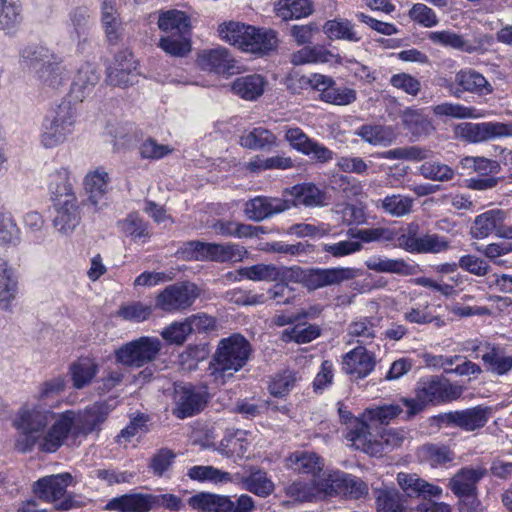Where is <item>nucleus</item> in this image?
Listing matches in <instances>:
<instances>
[{
	"label": "nucleus",
	"mask_w": 512,
	"mask_h": 512,
	"mask_svg": "<svg viewBox=\"0 0 512 512\" xmlns=\"http://www.w3.org/2000/svg\"><path fill=\"white\" fill-rule=\"evenodd\" d=\"M57 416L40 403L22 405L13 421L14 427L19 431L15 449L27 453L38 447L41 452H56L57 450H47L46 442Z\"/></svg>",
	"instance_id": "f257e3e1"
},
{
	"label": "nucleus",
	"mask_w": 512,
	"mask_h": 512,
	"mask_svg": "<svg viewBox=\"0 0 512 512\" xmlns=\"http://www.w3.org/2000/svg\"><path fill=\"white\" fill-rule=\"evenodd\" d=\"M105 418L106 413L101 404H94L80 413L66 410L58 414L48 435L46 449L58 450L69 435L78 437L91 433L104 422Z\"/></svg>",
	"instance_id": "f03ea898"
},
{
	"label": "nucleus",
	"mask_w": 512,
	"mask_h": 512,
	"mask_svg": "<svg viewBox=\"0 0 512 512\" xmlns=\"http://www.w3.org/2000/svg\"><path fill=\"white\" fill-rule=\"evenodd\" d=\"M217 31L225 42L257 56L268 55L278 46L277 33L272 29L230 21L220 24Z\"/></svg>",
	"instance_id": "7ed1b4c3"
},
{
	"label": "nucleus",
	"mask_w": 512,
	"mask_h": 512,
	"mask_svg": "<svg viewBox=\"0 0 512 512\" xmlns=\"http://www.w3.org/2000/svg\"><path fill=\"white\" fill-rule=\"evenodd\" d=\"M158 28L164 35L159 47L174 57H184L191 51V19L185 12L172 9L163 11L158 17Z\"/></svg>",
	"instance_id": "20e7f679"
},
{
	"label": "nucleus",
	"mask_w": 512,
	"mask_h": 512,
	"mask_svg": "<svg viewBox=\"0 0 512 512\" xmlns=\"http://www.w3.org/2000/svg\"><path fill=\"white\" fill-rule=\"evenodd\" d=\"M462 393V386L453 384L445 378L431 376L417 383L415 398L403 397L400 401L407 408L406 418L410 419L420 413L426 404L450 402L460 398Z\"/></svg>",
	"instance_id": "39448f33"
},
{
	"label": "nucleus",
	"mask_w": 512,
	"mask_h": 512,
	"mask_svg": "<svg viewBox=\"0 0 512 512\" xmlns=\"http://www.w3.org/2000/svg\"><path fill=\"white\" fill-rule=\"evenodd\" d=\"M22 64L34 72L45 86L57 88L68 79V71L62 60L48 48L29 45L20 54Z\"/></svg>",
	"instance_id": "423d86ee"
},
{
	"label": "nucleus",
	"mask_w": 512,
	"mask_h": 512,
	"mask_svg": "<svg viewBox=\"0 0 512 512\" xmlns=\"http://www.w3.org/2000/svg\"><path fill=\"white\" fill-rule=\"evenodd\" d=\"M345 438L355 449L371 456H380L385 449L393 450L401 446L406 432L404 429L388 428L381 432L380 440H377L366 421L354 420L353 427L346 433Z\"/></svg>",
	"instance_id": "0eeeda50"
},
{
	"label": "nucleus",
	"mask_w": 512,
	"mask_h": 512,
	"mask_svg": "<svg viewBox=\"0 0 512 512\" xmlns=\"http://www.w3.org/2000/svg\"><path fill=\"white\" fill-rule=\"evenodd\" d=\"M251 351L249 341L241 334L221 339L213 356L212 374L216 379L233 376L246 365Z\"/></svg>",
	"instance_id": "6e6552de"
},
{
	"label": "nucleus",
	"mask_w": 512,
	"mask_h": 512,
	"mask_svg": "<svg viewBox=\"0 0 512 512\" xmlns=\"http://www.w3.org/2000/svg\"><path fill=\"white\" fill-rule=\"evenodd\" d=\"M75 124V110L69 101H62L51 109L43 119L40 142L45 148H55L64 143L72 134Z\"/></svg>",
	"instance_id": "1a4fd4ad"
},
{
	"label": "nucleus",
	"mask_w": 512,
	"mask_h": 512,
	"mask_svg": "<svg viewBox=\"0 0 512 512\" xmlns=\"http://www.w3.org/2000/svg\"><path fill=\"white\" fill-rule=\"evenodd\" d=\"M72 480V475L67 472L48 475L34 482L32 489L40 500L54 503L56 510L69 511L79 507L78 502L71 495L64 497Z\"/></svg>",
	"instance_id": "9d476101"
},
{
	"label": "nucleus",
	"mask_w": 512,
	"mask_h": 512,
	"mask_svg": "<svg viewBox=\"0 0 512 512\" xmlns=\"http://www.w3.org/2000/svg\"><path fill=\"white\" fill-rule=\"evenodd\" d=\"M201 289L191 281L166 286L155 298V307L166 313L184 312L200 297Z\"/></svg>",
	"instance_id": "9b49d317"
},
{
	"label": "nucleus",
	"mask_w": 512,
	"mask_h": 512,
	"mask_svg": "<svg viewBox=\"0 0 512 512\" xmlns=\"http://www.w3.org/2000/svg\"><path fill=\"white\" fill-rule=\"evenodd\" d=\"M161 348L158 338L142 336L121 345L114 355L116 361L124 366L141 368L155 360Z\"/></svg>",
	"instance_id": "f8f14e48"
},
{
	"label": "nucleus",
	"mask_w": 512,
	"mask_h": 512,
	"mask_svg": "<svg viewBox=\"0 0 512 512\" xmlns=\"http://www.w3.org/2000/svg\"><path fill=\"white\" fill-rule=\"evenodd\" d=\"M490 414L489 407L478 405L464 410L440 413L434 419L440 427H457L466 432H473L486 425Z\"/></svg>",
	"instance_id": "ddd939ff"
},
{
	"label": "nucleus",
	"mask_w": 512,
	"mask_h": 512,
	"mask_svg": "<svg viewBox=\"0 0 512 512\" xmlns=\"http://www.w3.org/2000/svg\"><path fill=\"white\" fill-rule=\"evenodd\" d=\"M173 401V415L178 419H185L204 409L208 402V393L192 384H175Z\"/></svg>",
	"instance_id": "4468645a"
},
{
	"label": "nucleus",
	"mask_w": 512,
	"mask_h": 512,
	"mask_svg": "<svg viewBox=\"0 0 512 512\" xmlns=\"http://www.w3.org/2000/svg\"><path fill=\"white\" fill-rule=\"evenodd\" d=\"M456 134L470 143H479L491 139L512 135V128L508 124L500 122H465L457 125Z\"/></svg>",
	"instance_id": "2eb2a0df"
},
{
	"label": "nucleus",
	"mask_w": 512,
	"mask_h": 512,
	"mask_svg": "<svg viewBox=\"0 0 512 512\" xmlns=\"http://www.w3.org/2000/svg\"><path fill=\"white\" fill-rule=\"evenodd\" d=\"M398 243L407 252L417 254H438L447 251L450 247L445 236L436 233L417 235L411 230L407 234L399 236Z\"/></svg>",
	"instance_id": "dca6fc26"
},
{
	"label": "nucleus",
	"mask_w": 512,
	"mask_h": 512,
	"mask_svg": "<svg viewBox=\"0 0 512 512\" xmlns=\"http://www.w3.org/2000/svg\"><path fill=\"white\" fill-rule=\"evenodd\" d=\"M294 204L289 199L256 196L245 203L244 213L248 219L260 222L291 209Z\"/></svg>",
	"instance_id": "f3484780"
},
{
	"label": "nucleus",
	"mask_w": 512,
	"mask_h": 512,
	"mask_svg": "<svg viewBox=\"0 0 512 512\" xmlns=\"http://www.w3.org/2000/svg\"><path fill=\"white\" fill-rule=\"evenodd\" d=\"M487 474L483 465L462 467L449 479L448 488L456 497L478 494V484Z\"/></svg>",
	"instance_id": "a211bd4d"
},
{
	"label": "nucleus",
	"mask_w": 512,
	"mask_h": 512,
	"mask_svg": "<svg viewBox=\"0 0 512 512\" xmlns=\"http://www.w3.org/2000/svg\"><path fill=\"white\" fill-rule=\"evenodd\" d=\"M455 82L458 87L453 90V83H446L445 87L457 98L463 92H469L479 96L488 95L493 92L490 82L478 71L472 68L459 70L455 75Z\"/></svg>",
	"instance_id": "6ab92c4d"
},
{
	"label": "nucleus",
	"mask_w": 512,
	"mask_h": 512,
	"mask_svg": "<svg viewBox=\"0 0 512 512\" xmlns=\"http://www.w3.org/2000/svg\"><path fill=\"white\" fill-rule=\"evenodd\" d=\"M100 22L105 39L110 46L118 45L124 38L125 24L117 7L116 0H102Z\"/></svg>",
	"instance_id": "aec40b11"
},
{
	"label": "nucleus",
	"mask_w": 512,
	"mask_h": 512,
	"mask_svg": "<svg viewBox=\"0 0 512 512\" xmlns=\"http://www.w3.org/2000/svg\"><path fill=\"white\" fill-rule=\"evenodd\" d=\"M327 496L344 495L359 499L368 494V486L361 479L350 474L335 471L327 476Z\"/></svg>",
	"instance_id": "412c9836"
},
{
	"label": "nucleus",
	"mask_w": 512,
	"mask_h": 512,
	"mask_svg": "<svg viewBox=\"0 0 512 512\" xmlns=\"http://www.w3.org/2000/svg\"><path fill=\"white\" fill-rule=\"evenodd\" d=\"M375 365V354L364 346H357L342 357L343 371L355 379H363L370 375Z\"/></svg>",
	"instance_id": "4be33fe9"
},
{
	"label": "nucleus",
	"mask_w": 512,
	"mask_h": 512,
	"mask_svg": "<svg viewBox=\"0 0 512 512\" xmlns=\"http://www.w3.org/2000/svg\"><path fill=\"white\" fill-rule=\"evenodd\" d=\"M427 39L436 46L450 48L465 53H474L479 51L485 44L489 43V38L487 36L480 37L473 43L452 30L430 31L427 33Z\"/></svg>",
	"instance_id": "5701e85b"
},
{
	"label": "nucleus",
	"mask_w": 512,
	"mask_h": 512,
	"mask_svg": "<svg viewBox=\"0 0 512 512\" xmlns=\"http://www.w3.org/2000/svg\"><path fill=\"white\" fill-rule=\"evenodd\" d=\"M110 177L103 167L89 171L83 180L84 190L87 194V203L95 211L100 210L105 205V195L108 192Z\"/></svg>",
	"instance_id": "b1692460"
},
{
	"label": "nucleus",
	"mask_w": 512,
	"mask_h": 512,
	"mask_svg": "<svg viewBox=\"0 0 512 512\" xmlns=\"http://www.w3.org/2000/svg\"><path fill=\"white\" fill-rule=\"evenodd\" d=\"M290 62L295 66L305 64H336L341 65L343 58L340 54L334 53L326 46L305 45L290 55Z\"/></svg>",
	"instance_id": "393cba45"
},
{
	"label": "nucleus",
	"mask_w": 512,
	"mask_h": 512,
	"mask_svg": "<svg viewBox=\"0 0 512 512\" xmlns=\"http://www.w3.org/2000/svg\"><path fill=\"white\" fill-rule=\"evenodd\" d=\"M320 79V82H317L319 84L317 92H319L321 101L337 106H347L356 101V90L346 86H337L335 80L328 75L322 74Z\"/></svg>",
	"instance_id": "a878e982"
},
{
	"label": "nucleus",
	"mask_w": 512,
	"mask_h": 512,
	"mask_svg": "<svg viewBox=\"0 0 512 512\" xmlns=\"http://www.w3.org/2000/svg\"><path fill=\"white\" fill-rule=\"evenodd\" d=\"M288 466L301 474L312 476V480L325 479L331 472L323 470V459L314 452L296 451L288 458Z\"/></svg>",
	"instance_id": "bb28decb"
},
{
	"label": "nucleus",
	"mask_w": 512,
	"mask_h": 512,
	"mask_svg": "<svg viewBox=\"0 0 512 512\" xmlns=\"http://www.w3.org/2000/svg\"><path fill=\"white\" fill-rule=\"evenodd\" d=\"M231 483L239 484L242 489L263 498L271 495L275 488L273 481L261 469H251L246 476L240 473L232 474Z\"/></svg>",
	"instance_id": "cd10ccee"
},
{
	"label": "nucleus",
	"mask_w": 512,
	"mask_h": 512,
	"mask_svg": "<svg viewBox=\"0 0 512 512\" xmlns=\"http://www.w3.org/2000/svg\"><path fill=\"white\" fill-rule=\"evenodd\" d=\"M99 79L100 75L93 64H82L79 67L71 84V98L75 101L82 102L87 96H89L92 93Z\"/></svg>",
	"instance_id": "c85d7f7f"
},
{
	"label": "nucleus",
	"mask_w": 512,
	"mask_h": 512,
	"mask_svg": "<svg viewBox=\"0 0 512 512\" xmlns=\"http://www.w3.org/2000/svg\"><path fill=\"white\" fill-rule=\"evenodd\" d=\"M327 477L325 479L305 481H294L285 488L288 497L300 501L311 502L327 496Z\"/></svg>",
	"instance_id": "c756f323"
},
{
	"label": "nucleus",
	"mask_w": 512,
	"mask_h": 512,
	"mask_svg": "<svg viewBox=\"0 0 512 512\" xmlns=\"http://www.w3.org/2000/svg\"><path fill=\"white\" fill-rule=\"evenodd\" d=\"M18 294V275L7 261L0 258V309L12 311Z\"/></svg>",
	"instance_id": "7c9ffc66"
},
{
	"label": "nucleus",
	"mask_w": 512,
	"mask_h": 512,
	"mask_svg": "<svg viewBox=\"0 0 512 512\" xmlns=\"http://www.w3.org/2000/svg\"><path fill=\"white\" fill-rule=\"evenodd\" d=\"M54 227L62 234L71 233L80 222L77 198L55 201Z\"/></svg>",
	"instance_id": "2f4dec72"
},
{
	"label": "nucleus",
	"mask_w": 512,
	"mask_h": 512,
	"mask_svg": "<svg viewBox=\"0 0 512 512\" xmlns=\"http://www.w3.org/2000/svg\"><path fill=\"white\" fill-rule=\"evenodd\" d=\"M197 62L201 69L217 74L231 73L235 68V60L228 50L222 47L203 51L199 54Z\"/></svg>",
	"instance_id": "473e14b6"
},
{
	"label": "nucleus",
	"mask_w": 512,
	"mask_h": 512,
	"mask_svg": "<svg viewBox=\"0 0 512 512\" xmlns=\"http://www.w3.org/2000/svg\"><path fill=\"white\" fill-rule=\"evenodd\" d=\"M108 511L116 512H149L151 508V494L129 493L110 499L105 505Z\"/></svg>",
	"instance_id": "72a5a7b5"
},
{
	"label": "nucleus",
	"mask_w": 512,
	"mask_h": 512,
	"mask_svg": "<svg viewBox=\"0 0 512 512\" xmlns=\"http://www.w3.org/2000/svg\"><path fill=\"white\" fill-rule=\"evenodd\" d=\"M365 266L377 273H390L399 276H412L417 272V265L410 264L402 258L390 259L375 255L365 261Z\"/></svg>",
	"instance_id": "f704fd0d"
},
{
	"label": "nucleus",
	"mask_w": 512,
	"mask_h": 512,
	"mask_svg": "<svg viewBox=\"0 0 512 512\" xmlns=\"http://www.w3.org/2000/svg\"><path fill=\"white\" fill-rule=\"evenodd\" d=\"M323 33L332 41L342 40L350 43L362 41V34L356 25L349 19L337 17L327 20L323 25Z\"/></svg>",
	"instance_id": "c9c22d12"
},
{
	"label": "nucleus",
	"mask_w": 512,
	"mask_h": 512,
	"mask_svg": "<svg viewBox=\"0 0 512 512\" xmlns=\"http://www.w3.org/2000/svg\"><path fill=\"white\" fill-rule=\"evenodd\" d=\"M507 213L501 209H491L477 215L471 226V236L474 239H484L497 233L501 221H505Z\"/></svg>",
	"instance_id": "e433bc0d"
},
{
	"label": "nucleus",
	"mask_w": 512,
	"mask_h": 512,
	"mask_svg": "<svg viewBox=\"0 0 512 512\" xmlns=\"http://www.w3.org/2000/svg\"><path fill=\"white\" fill-rule=\"evenodd\" d=\"M417 457L432 468L445 467L455 459V453L444 444L428 443L420 446Z\"/></svg>",
	"instance_id": "4c0bfd02"
},
{
	"label": "nucleus",
	"mask_w": 512,
	"mask_h": 512,
	"mask_svg": "<svg viewBox=\"0 0 512 512\" xmlns=\"http://www.w3.org/2000/svg\"><path fill=\"white\" fill-rule=\"evenodd\" d=\"M379 331V320L373 317H359L353 320L347 328V335L359 344L371 345Z\"/></svg>",
	"instance_id": "58836bf2"
},
{
	"label": "nucleus",
	"mask_w": 512,
	"mask_h": 512,
	"mask_svg": "<svg viewBox=\"0 0 512 512\" xmlns=\"http://www.w3.org/2000/svg\"><path fill=\"white\" fill-rule=\"evenodd\" d=\"M239 144L250 150L268 151L277 145V137L264 127H254L243 131Z\"/></svg>",
	"instance_id": "ea45409f"
},
{
	"label": "nucleus",
	"mask_w": 512,
	"mask_h": 512,
	"mask_svg": "<svg viewBox=\"0 0 512 512\" xmlns=\"http://www.w3.org/2000/svg\"><path fill=\"white\" fill-rule=\"evenodd\" d=\"M481 359L487 372L496 376L507 375L512 370V355H505L499 346L486 343Z\"/></svg>",
	"instance_id": "a19ab883"
},
{
	"label": "nucleus",
	"mask_w": 512,
	"mask_h": 512,
	"mask_svg": "<svg viewBox=\"0 0 512 512\" xmlns=\"http://www.w3.org/2000/svg\"><path fill=\"white\" fill-rule=\"evenodd\" d=\"M99 371L97 362L90 357H80L69 367V374L75 389L88 386Z\"/></svg>",
	"instance_id": "79ce46f5"
},
{
	"label": "nucleus",
	"mask_w": 512,
	"mask_h": 512,
	"mask_svg": "<svg viewBox=\"0 0 512 512\" xmlns=\"http://www.w3.org/2000/svg\"><path fill=\"white\" fill-rule=\"evenodd\" d=\"M376 512H406V498L394 487L374 490Z\"/></svg>",
	"instance_id": "37998d69"
},
{
	"label": "nucleus",
	"mask_w": 512,
	"mask_h": 512,
	"mask_svg": "<svg viewBox=\"0 0 512 512\" xmlns=\"http://www.w3.org/2000/svg\"><path fill=\"white\" fill-rule=\"evenodd\" d=\"M265 78L260 74H250L238 77L232 84V91L245 100H256L265 89Z\"/></svg>",
	"instance_id": "c03bdc74"
},
{
	"label": "nucleus",
	"mask_w": 512,
	"mask_h": 512,
	"mask_svg": "<svg viewBox=\"0 0 512 512\" xmlns=\"http://www.w3.org/2000/svg\"><path fill=\"white\" fill-rule=\"evenodd\" d=\"M47 185L54 202L76 197L67 168L61 167L51 172Z\"/></svg>",
	"instance_id": "a18cd8bd"
},
{
	"label": "nucleus",
	"mask_w": 512,
	"mask_h": 512,
	"mask_svg": "<svg viewBox=\"0 0 512 512\" xmlns=\"http://www.w3.org/2000/svg\"><path fill=\"white\" fill-rule=\"evenodd\" d=\"M289 193L293 199V205H304L307 207H315L323 205L325 194L317 186L311 183L298 184L285 191Z\"/></svg>",
	"instance_id": "49530a36"
},
{
	"label": "nucleus",
	"mask_w": 512,
	"mask_h": 512,
	"mask_svg": "<svg viewBox=\"0 0 512 512\" xmlns=\"http://www.w3.org/2000/svg\"><path fill=\"white\" fill-rule=\"evenodd\" d=\"M189 506L202 512H228L229 497L209 492H199L188 500Z\"/></svg>",
	"instance_id": "de8ad7c7"
},
{
	"label": "nucleus",
	"mask_w": 512,
	"mask_h": 512,
	"mask_svg": "<svg viewBox=\"0 0 512 512\" xmlns=\"http://www.w3.org/2000/svg\"><path fill=\"white\" fill-rule=\"evenodd\" d=\"M414 199L408 195L391 194L379 199L376 207L386 214L400 218L409 215L413 210Z\"/></svg>",
	"instance_id": "09e8293b"
},
{
	"label": "nucleus",
	"mask_w": 512,
	"mask_h": 512,
	"mask_svg": "<svg viewBox=\"0 0 512 512\" xmlns=\"http://www.w3.org/2000/svg\"><path fill=\"white\" fill-rule=\"evenodd\" d=\"M312 12L311 0H278L275 4L276 15L284 21L305 18Z\"/></svg>",
	"instance_id": "8fccbe9b"
},
{
	"label": "nucleus",
	"mask_w": 512,
	"mask_h": 512,
	"mask_svg": "<svg viewBox=\"0 0 512 512\" xmlns=\"http://www.w3.org/2000/svg\"><path fill=\"white\" fill-rule=\"evenodd\" d=\"M246 254L247 250L236 243H209L207 261L219 263L240 262Z\"/></svg>",
	"instance_id": "3c124183"
},
{
	"label": "nucleus",
	"mask_w": 512,
	"mask_h": 512,
	"mask_svg": "<svg viewBox=\"0 0 512 512\" xmlns=\"http://www.w3.org/2000/svg\"><path fill=\"white\" fill-rule=\"evenodd\" d=\"M404 127L414 136H427L434 131L430 118L421 110L406 108L401 114Z\"/></svg>",
	"instance_id": "603ef678"
},
{
	"label": "nucleus",
	"mask_w": 512,
	"mask_h": 512,
	"mask_svg": "<svg viewBox=\"0 0 512 512\" xmlns=\"http://www.w3.org/2000/svg\"><path fill=\"white\" fill-rule=\"evenodd\" d=\"M356 135L371 145L383 147L392 144L396 138L393 128L383 125H362Z\"/></svg>",
	"instance_id": "864d4df0"
},
{
	"label": "nucleus",
	"mask_w": 512,
	"mask_h": 512,
	"mask_svg": "<svg viewBox=\"0 0 512 512\" xmlns=\"http://www.w3.org/2000/svg\"><path fill=\"white\" fill-rule=\"evenodd\" d=\"M66 387V380L64 376H56L45 380L38 386L35 399L38 403L42 404L52 410L53 403L57 401L58 397L64 392Z\"/></svg>",
	"instance_id": "5fc2aeb1"
},
{
	"label": "nucleus",
	"mask_w": 512,
	"mask_h": 512,
	"mask_svg": "<svg viewBox=\"0 0 512 512\" xmlns=\"http://www.w3.org/2000/svg\"><path fill=\"white\" fill-rule=\"evenodd\" d=\"M187 476L194 481L210 482L215 485L231 483L232 474L213 466L195 465L188 469Z\"/></svg>",
	"instance_id": "6e6d98bb"
},
{
	"label": "nucleus",
	"mask_w": 512,
	"mask_h": 512,
	"mask_svg": "<svg viewBox=\"0 0 512 512\" xmlns=\"http://www.w3.org/2000/svg\"><path fill=\"white\" fill-rule=\"evenodd\" d=\"M118 229L134 241L150 237L148 223L138 213H129L124 219L117 222Z\"/></svg>",
	"instance_id": "4d7b16f0"
},
{
	"label": "nucleus",
	"mask_w": 512,
	"mask_h": 512,
	"mask_svg": "<svg viewBox=\"0 0 512 512\" xmlns=\"http://www.w3.org/2000/svg\"><path fill=\"white\" fill-rule=\"evenodd\" d=\"M403 409L399 404H384L365 409L363 418L366 423H377L380 425H388L392 420L397 418Z\"/></svg>",
	"instance_id": "13d9d810"
},
{
	"label": "nucleus",
	"mask_w": 512,
	"mask_h": 512,
	"mask_svg": "<svg viewBox=\"0 0 512 512\" xmlns=\"http://www.w3.org/2000/svg\"><path fill=\"white\" fill-rule=\"evenodd\" d=\"M321 335V328L316 324L307 326L297 324L291 328L285 329L281 333L283 342H295L298 344L309 343Z\"/></svg>",
	"instance_id": "bf43d9fd"
},
{
	"label": "nucleus",
	"mask_w": 512,
	"mask_h": 512,
	"mask_svg": "<svg viewBox=\"0 0 512 512\" xmlns=\"http://www.w3.org/2000/svg\"><path fill=\"white\" fill-rule=\"evenodd\" d=\"M239 274L252 281H275L283 276V269L273 264H256L244 267Z\"/></svg>",
	"instance_id": "052dcab7"
},
{
	"label": "nucleus",
	"mask_w": 512,
	"mask_h": 512,
	"mask_svg": "<svg viewBox=\"0 0 512 512\" xmlns=\"http://www.w3.org/2000/svg\"><path fill=\"white\" fill-rule=\"evenodd\" d=\"M139 72L137 71V61L127 63L125 68H108L107 82L112 86L121 88L128 87L137 82Z\"/></svg>",
	"instance_id": "680f3d73"
},
{
	"label": "nucleus",
	"mask_w": 512,
	"mask_h": 512,
	"mask_svg": "<svg viewBox=\"0 0 512 512\" xmlns=\"http://www.w3.org/2000/svg\"><path fill=\"white\" fill-rule=\"evenodd\" d=\"M476 250L491 260L495 265L512 268V263L503 259L505 255L512 253V242H493L488 245L477 246Z\"/></svg>",
	"instance_id": "e2e57ef3"
},
{
	"label": "nucleus",
	"mask_w": 512,
	"mask_h": 512,
	"mask_svg": "<svg viewBox=\"0 0 512 512\" xmlns=\"http://www.w3.org/2000/svg\"><path fill=\"white\" fill-rule=\"evenodd\" d=\"M464 170H472L481 176H490L499 173L501 167L498 161L485 157L466 156L460 160Z\"/></svg>",
	"instance_id": "0e129e2a"
},
{
	"label": "nucleus",
	"mask_w": 512,
	"mask_h": 512,
	"mask_svg": "<svg viewBox=\"0 0 512 512\" xmlns=\"http://www.w3.org/2000/svg\"><path fill=\"white\" fill-rule=\"evenodd\" d=\"M22 20L19 0H2L0 9V28L11 31Z\"/></svg>",
	"instance_id": "69168bd1"
},
{
	"label": "nucleus",
	"mask_w": 512,
	"mask_h": 512,
	"mask_svg": "<svg viewBox=\"0 0 512 512\" xmlns=\"http://www.w3.org/2000/svg\"><path fill=\"white\" fill-rule=\"evenodd\" d=\"M419 174L425 179L437 182H446L454 178V170L438 161H426L419 167Z\"/></svg>",
	"instance_id": "338daca9"
},
{
	"label": "nucleus",
	"mask_w": 512,
	"mask_h": 512,
	"mask_svg": "<svg viewBox=\"0 0 512 512\" xmlns=\"http://www.w3.org/2000/svg\"><path fill=\"white\" fill-rule=\"evenodd\" d=\"M176 454L169 448L159 449L150 459L149 469L157 477H162L168 472L174 461Z\"/></svg>",
	"instance_id": "774afa93"
}]
</instances>
